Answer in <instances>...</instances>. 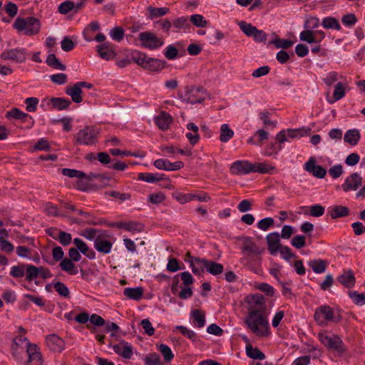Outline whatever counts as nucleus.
<instances>
[{"instance_id": "24", "label": "nucleus", "mask_w": 365, "mask_h": 365, "mask_svg": "<svg viewBox=\"0 0 365 365\" xmlns=\"http://www.w3.org/2000/svg\"><path fill=\"white\" fill-rule=\"evenodd\" d=\"M74 187L76 189L83 192H89L91 190H98L99 188L96 185L89 182L85 178V175L78 178L74 185Z\"/></svg>"}, {"instance_id": "54", "label": "nucleus", "mask_w": 365, "mask_h": 365, "mask_svg": "<svg viewBox=\"0 0 365 365\" xmlns=\"http://www.w3.org/2000/svg\"><path fill=\"white\" fill-rule=\"evenodd\" d=\"M278 252L280 253V255L285 260H289L292 258H296L297 255L293 253L291 249L287 246H282Z\"/></svg>"}, {"instance_id": "22", "label": "nucleus", "mask_w": 365, "mask_h": 365, "mask_svg": "<svg viewBox=\"0 0 365 365\" xmlns=\"http://www.w3.org/2000/svg\"><path fill=\"white\" fill-rule=\"evenodd\" d=\"M73 242L76 246L75 248L77 249L80 253H82L89 259H93L95 258V252L93 250H91L88 247V246L86 244V242H84L82 240L79 238H75Z\"/></svg>"}, {"instance_id": "12", "label": "nucleus", "mask_w": 365, "mask_h": 365, "mask_svg": "<svg viewBox=\"0 0 365 365\" xmlns=\"http://www.w3.org/2000/svg\"><path fill=\"white\" fill-rule=\"evenodd\" d=\"M201 263L205 269L210 274L217 276L223 272L224 267L222 264L202 258L197 260Z\"/></svg>"}, {"instance_id": "56", "label": "nucleus", "mask_w": 365, "mask_h": 365, "mask_svg": "<svg viewBox=\"0 0 365 365\" xmlns=\"http://www.w3.org/2000/svg\"><path fill=\"white\" fill-rule=\"evenodd\" d=\"M202 259L199 257H195L194 259L195 262H192V260L190 261V267H192V271L195 274H199L200 275L202 273L204 272L205 267H202L200 262H199L197 260Z\"/></svg>"}, {"instance_id": "10", "label": "nucleus", "mask_w": 365, "mask_h": 365, "mask_svg": "<svg viewBox=\"0 0 365 365\" xmlns=\"http://www.w3.org/2000/svg\"><path fill=\"white\" fill-rule=\"evenodd\" d=\"M321 327L329 323L337 324L341 320V316L339 312L334 310L328 305L321 306Z\"/></svg>"}, {"instance_id": "25", "label": "nucleus", "mask_w": 365, "mask_h": 365, "mask_svg": "<svg viewBox=\"0 0 365 365\" xmlns=\"http://www.w3.org/2000/svg\"><path fill=\"white\" fill-rule=\"evenodd\" d=\"M361 177L358 174L354 173L346 180L345 183L342 187L344 191H348L349 190H355L359 187V185H361Z\"/></svg>"}, {"instance_id": "34", "label": "nucleus", "mask_w": 365, "mask_h": 365, "mask_svg": "<svg viewBox=\"0 0 365 365\" xmlns=\"http://www.w3.org/2000/svg\"><path fill=\"white\" fill-rule=\"evenodd\" d=\"M204 91L201 88L192 89L189 93L188 101L192 104L200 103L205 100Z\"/></svg>"}, {"instance_id": "33", "label": "nucleus", "mask_w": 365, "mask_h": 365, "mask_svg": "<svg viewBox=\"0 0 365 365\" xmlns=\"http://www.w3.org/2000/svg\"><path fill=\"white\" fill-rule=\"evenodd\" d=\"M143 289L140 287L131 288L127 287L123 290V294L128 298L133 300H139L142 298Z\"/></svg>"}, {"instance_id": "57", "label": "nucleus", "mask_w": 365, "mask_h": 365, "mask_svg": "<svg viewBox=\"0 0 365 365\" xmlns=\"http://www.w3.org/2000/svg\"><path fill=\"white\" fill-rule=\"evenodd\" d=\"M173 24L177 29H186L189 26V21L187 16H181L175 19Z\"/></svg>"}, {"instance_id": "26", "label": "nucleus", "mask_w": 365, "mask_h": 365, "mask_svg": "<svg viewBox=\"0 0 365 365\" xmlns=\"http://www.w3.org/2000/svg\"><path fill=\"white\" fill-rule=\"evenodd\" d=\"M66 93L71 96L74 103H79L83 101L81 96L82 88L80 86H78V83H76L72 86H68L66 89Z\"/></svg>"}, {"instance_id": "46", "label": "nucleus", "mask_w": 365, "mask_h": 365, "mask_svg": "<svg viewBox=\"0 0 365 365\" xmlns=\"http://www.w3.org/2000/svg\"><path fill=\"white\" fill-rule=\"evenodd\" d=\"M238 26L241 31L247 36L252 37L253 34L255 33L257 27L252 25L250 23H247L245 21H240L238 23Z\"/></svg>"}, {"instance_id": "18", "label": "nucleus", "mask_w": 365, "mask_h": 365, "mask_svg": "<svg viewBox=\"0 0 365 365\" xmlns=\"http://www.w3.org/2000/svg\"><path fill=\"white\" fill-rule=\"evenodd\" d=\"M345 78H346L341 73L331 71L324 75L322 81L326 86V89H328L337 83V82L343 81Z\"/></svg>"}, {"instance_id": "21", "label": "nucleus", "mask_w": 365, "mask_h": 365, "mask_svg": "<svg viewBox=\"0 0 365 365\" xmlns=\"http://www.w3.org/2000/svg\"><path fill=\"white\" fill-rule=\"evenodd\" d=\"M154 165L160 170L173 171L180 169L184 166V164L182 161H175L173 163L170 161H154Z\"/></svg>"}, {"instance_id": "58", "label": "nucleus", "mask_w": 365, "mask_h": 365, "mask_svg": "<svg viewBox=\"0 0 365 365\" xmlns=\"http://www.w3.org/2000/svg\"><path fill=\"white\" fill-rule=\"evenodd\" d=\"M111 38L116 41H120L124 37V31L120 27H115L109 33Z\"/></svg>"}, {"instance_id": "19", "label": "nucleus", "mask_w": 365, "mask_h": 365, "mask_svg": "<svg viewBox=\"0 0 365 365\" xmlns=\"http://www.w3.org/2000/svg\"><path fill=\"white\" fill-rule=\"evenodd\" d=\"M245 301L249 307L255 308L259 311H265L264 298L262 294H257L253 296H247Z\"/></svg>"}, {"instance_id": "9", "label": "nucleus", "mask_w": 365, "mask_h": 365, "mask_svg": "<svg viewBox=\"0 0 365 365\" xmlns=\"http://www.w3.org/2000/svg\"><path fill=\"white\" fill-rule=\"evenodd\" d=\"M29 56L27 50L24 48H15L4 50L1 54L4 61H11L15 63L24 62Z\"/></svg>"}, {"instance_id": "8", "label": "nucleus", "mask_w": 365, "mask_h": 365, "mask_svg": "<svg viewBox=\"0 0 365 365\" xmlns=\"http://www.w3.org/2000/svg\"><path fill=\"white\" fill-rule=\"evenodd\" d=\"M98 133L95 126H86L76 134V139L81 144L93 145L97 140Z\"/></svg>"}, {"instance_id": "16", "label": "nucleus", "mask_w": 365, "mask_h": 365, "mask_svg": "<svg viewBox=\"0 0 365 365\" xmlns=\"http://www.w3.org/2000/svg\"><path fill=\"white\" fill-rule=\"evenodd\" d=\"M48 347L54 352H61L64 349V341L56 334H51L46 337Z\"/></svg>"}, {"instance_id": "45", "label": "nucleus", "mask_w": 365, "mask_h": 365, "mask_svg": "<svg viewBox=\"0 0 365 365\" xmlns=\"http://www.w3.org/2000/svg\"><path fill=\"white\" fill-rule=\"evenodd\" d=\"M26 279L29 282H31L39 275V267L31 264L26 265Z\"/></svg>"}, {"instance_id": "11", "label": "nucleus", "mask_w": 365, "mask_h": 365, "mask_svg": "<svg viewBox=\"0 0 365 365\" xmlns=\"http://www.w3.org/2000/svg\"><path fill=\"white\" fill-rule=\"evenodd\" d=\"M96 48L100 57L104 60L109 61L115 56L114 46L109 41L96 46Z\"/></svg>"}, {"instance_id": "35", "label": "nucleus", "mask_w": 365, "mask_h": 365, "mask_svg": "<svg viewBox=\"0 0 365 365\" xmlns=\"http://www.w3.org/2000/svg\"><path fill=\"white\" fill-rule=\"evenodd\" d=\"M243 251H247L251 252L255 255H258L260 253L259 248L253 242L250 237H243Z\"/></svg>"}, {"instance_id": "7", "label": "nucleus", "mask_w": 365, "mask_h": 365, "mask_svg": "<svg viewBox=\"0 0 365 365\" xmlns=\"http://www.w3.org/2000/svg\"><path fill=\"white\" fill-rule=\"evenodd\" d=\"M138 39L143 48L150 50L158 49L164 44V41L161 38L158 37L155 34L150 31L140 33Z\"/></svg>"}, {"instance_id": "32", "label": "nucleus", "mask_w": 365, "mask_h": 365, "mask_svg": "<svg viewBox=\"0 0 365 365\" xmlns=\"http://www.w3.org/2000/svg\"><path fill=\"white\" fill-rule=\"evenodd\" d=\"M360 139V133L359 130L356 128L348 130L344 137V140L346 143L351 145H355L358 143Z\"/></svg>"}, {"instance_id": "44", "label": "nucleus", "mask_w": 365, "mask_h": 365, "mask_svg": "<svg viewBox=\"0 0 365 365\" xmlns=\"http://www.w3.org/2000/svg\"><path fill=\"white\" fill-rule=\"evenodd\" d=\"M270 43H272L274 45V46L277 48H290L293 44L294 42L290 40L284 39V38H280L279 37H275Z\"/></svg>"}, {"instance_id": "64", "label": "nucleus", "mask_w": 365, "mask_h": 365, "mask_svg": "<svg viewBox=\"0 0 365 365\" xmlns=\"http://www.w3.org/2000/svg\"><path fill=\"white\" fill-rule=\"evenodd\" d=\"M305 240L304 235H297L292 239L291 244L297 249H301L305 246Z\"/></svg>"}, {"instance_id": "60", "label": "nucleus", "mask_w": 365, "mask_h": 365, "mask_svg": "<svg viewBox=\"0 0 365 365\" xmlns=\"http://www.w3.org/2000/svg\"><path fill=\"white\" fill-rule=\"evenodd\" d=\"M132 59L138 65L144 68L148 56L144 53L135 52L132 54Z\"/></svg>"}, {"instance_id": "59", "label": "nucleus", "mask_w": 365, "mask_h": 365, "mask_svg": "<svg viewBox=\"0 0 365 365\" xmlns=\"http://www.w3.org/2000/svg\"><path fill=\"white\" fill-rule=\"evenodd\" d=\"M58 240L63 246L69 245L72 242V237L70 233L61 230L60 233L58 235Z\"/></svg>"}, {"instance_id": "5", "label": "nucleus", "mask_w": 365, "mask_h": 365, "mask_svg": "<svg viewBox=\"0 0 365 365\" xmlns=\"http://www.w3.org/2000/svg\"><path fill=\"white\" fill-rule=\"evenodd\" d=\"M310 132L311 128L305 127L282 130L277 134L276 140L280 144H283L286 142L291 143L294 140L309 135Z\"/></svg>"}, {"instance_id": "13", "label": "nucleus", "mask_w": 365, "mask_h": 365, "mask_svg": "<svg viewBox=\"0 0 365 365\" xmlns=\"http://www.w3.org/2000/svg\"><path fill=\"white\" fill-rule=\"evenodd\" d=\"M173 118L172 115L165 111H161L154 118L155 123L159 129L166 130L169 128Z\"/></svg>"}, {"instance_id": "42", "label": "nucleus", "mask_w": 365, "mask_h": 365, "mask_svg": "<svg viewBox=\"0 0 365 365\" xmlns=\"http://www.w3.org/2000/svg\"><path fill=\"white\" fill-rule=\"evenodd\" d=\"M164 178V175L163 174H153V173H139L138 179L141 180H144L147 182H155L163 180Z\"/></svg>"}, {"instance_id": "48", "label": "nucleus", "mask_w": 365, "mask_h": 365, "mask_svg": "<svg viewBox=\"0 0 365 365\" xmlns=\"http://www.w3.org/2000/svg\"><path fill=\"white\" fill-rule=\"evenodd\" d=\"M85 178L91 183H92V182L96 179L98 180L102 183H106L109 181V178H106L103 174L92 172L89 173L88 174L85 173Z\"/></svg>"}, {"instance_id": "20", "label": "nucleus", "mask_w": 365, "mask_h": 365, "mask_svg": "<svg viewBox=\"0 0 365 365\" xmlns=\"http://www.w3.org/2000/svg\"><path fill=\"white\" fill-rule=\"evenodd\" d=\"M110 153L113 155H118L120 158H127V157H133V158H143L145 157V152L138 150H135L133 151L130 150H121L118 148H113L110 149Z\"/></svg>"}, {"instance_id": "23", "label": "nucleus", "mask_w": 365, "mask_h": 365, "mask_svg": "<svg viewBox=\"0 0 365 365\" xmlns=\"http://www.w3.org/2000/svg\"><path fill=\"white\" fill-rule=\"evenodd\" d=\"M337 280L346 288H351L355 284V277L354 272L350 269L344 270L343 273L337 277Z\"/></svg>"}, {"instance_id": "50", "label": "nucleus", "mask_w": 365, "mask_h": 365, "mask_svg": "<svg viewBox=\"0 0 365 365\" xmlns=\"http://www.w3.org/2000/svg\"><path fill=\"white\" fill-rule=\"evenodd\" d=\"M148 10L150 15L152 18L163 16L165 15L168 11V9L166 7L156 8V7L149 6Z\"/></svg>"}, {"instance_id": "51", "label": "nucleus", "mask_w": 365, "mask_h": 365, "mask_svg": "<svg viewBox=\"0 0 365 365\" xmlns=\"http://www.w3.org/2000/svg\"><path fill=\"white\" fill-rule=\"evenodd\" d=\"M61 173L70 178H78L79 177H83L84 173L76 169L63 168L61 169Z\"/></svg>"}, {"instance_id": "2", "label": "nucleus", "mask_w": 365, "mask_h": 365, "mask_svg": "<svg viewBox=\"0 0 365 365\" xmlns=\"http://www.w3.org/2000/svg\"><path fill=\"white\" fill-rule=\"evenodd\" d=\"M245 322L257 336H262L268 333L269 323L265 315V311H259L255 308L248 307V314L245 318Z\"/></svg>"}, {"instance_id": "14", "label": "nucleus", "mask_w": 365, "mask_h": 365, "mask_svg": "<svg viewBox=\"0 0 365 365\" xmlns=\"http://www.w3.org/2000/svg\"><path fill=\"white\" fill-rule=\"evenodd\" d=\"M26 352L28 354L27 363H38V365H43L41 354L36 344H30L26 345Z\"/></svg>"}, {"instance_id": "15", "label": "nucleus", "mask_w": 365, "mask_h": 365, "mask_svg": "<svg viewBox=\"0 0 365 365\" xmlns=\"http://www.w3.org/2000/svg\"><path fill=\"white\" fill-rule=\"evenodd\" d=\"M268 245V250L272 255H276L279 249L282 246L279 241V234L278 232H272L269 234L267 237Z\"/></svg>"}, {"instance_id": "36", "label": "nucleus", "mask_w": 365, "mask_h": 365, "mask_svg": "<svg viewBox=\"0 0 365 365\" xmlns=\"http://www.w3.org/2000/svg\"><path fill=\"white\" fill-rule=\"evenodd\" d=\"M163 68V63L157 58L148 57L144 68L152 71H158Z\"/></svg>"}, {"instance_id": "43", "label": "nucleus", "mask_w": 365, "mask_h": 365, "mask_svg": "<svg viewBox=\"0 0 365 365\" xmlns=\"http://www.w3.org/2000/svg\"><path fill=\"white\" fill-rule=\"evenodd\" d=\"M322 26L325 29L340 30L341 26L339 21L334 17H326L322 20Z\"/></svg>"}, {"instance_id": "53", "label": "nucleus", "mask_w": 365, "mask_h": 365, "mask_svg": "<svg viewBox=\"0 0 365 365\" xmlns=\"http://www.w3.org/2000/svg\"><path fill=\"white\" fill-rule=\"evenodd\" d=\"M26 109L29 112H34L37 109L38 99L35 97H29L25 99Z\"/></svg>"}, {"instance_id": "17", "label": "nucleus", "mask_w": 365, "mask_h": 365, "mask_svg": "<svg viewBox=\"0 0 365 365\" xmlns=\"http://www.w3.org/2000/svg\"><path fill=\"white\" fill-rule=\"evenodd\" d=\"M113 349L116 354L124 359H130L133 355L132 346L124 341H121L118 344L114 345L113 346Z\"/></svg>"}, {"instance_id": "31", "label": "nucleus", "mask_w": 365, "mask_h": 365, "mask_svg": "<svg viewBox=\"0 0 365 365\" xmlns=\"http://www.w3.org/2000/svg\"><path fill=\"white\" fill-rule=\"evenodd\" d=\"M6 118H14L19 119L26 121L28 119L34 122L33 118L28 113H24L19 108H13L11 110L8 111L6 114Z\"/></svg>"}, {"instance_id": "4", "label": "nucleus", "mask_w": 365, "mask_h": 365, "mask_svg": "<svg viewBox=\"0 0 365 365\" xmlns=\"http://www.w3.org/2000/svg\"><path fill=\"white\" fill-rule=\"evenodd\" d=\"M349 91V82L346 78L337 82L332 87L326 89L325 98L329 104H333L345 97Z\"/></svg>"}, {"instance_id": "52", "label": "nucleus", "mask_w": 365, "mask_h": 365, "mask_svg": "<svg viewBox=\"0 0 365 365\" xmlns=\"http://www.w3.org/2000/svg\"><path fill=\"white\" fill-rule=\"evenodd\" d=\"M159 351L161 352V354H163V356L164 357L165 361L167 362L170 361L174 357V355H173L170 348L165 344H160L159 346Z\"/></svg>"}, {"instance_id": "41", "label": "nucleus", "mask_w": 365, "mask_h": 365, "mask_svg": "<svg viewBox=\"0 0 365 365\" xmlns=\"http://www.w3.org/2000/svg\"><path fill=\"white\" fill-rule=\"evenodd\" d=\"M60 267L62 270L68 272L71 274H76L78 272L77 269H75V264L69 258L63 259L60 264Z\"/></svg>"}, {"instance_id": "37", "label": "nucleus", "mask_w": 365, "mask_h": 365, "mask_svg": "<svg viewBox=\"0 0 365 365\" xmlns=\"http://www.w3.org/2000/svg\"><path fill=\"white\" fill-rule=\"evenodd\" d=\"M191 316L193 319V323L199 328L205 326V315L203 312L198 309H194L191 312Z\"/></svg>"}, {"instance_id": "29", "label": "nucleus", "mask_w": 365, "mask_h": 365, "mask_svg": "<svg viewBox=\"0 0 365 365\" xmlns=\"http://www.w3.org/2000/svg\"><path fill=\"white\" fill-rule=\"evenodd\" d=\"M82 4H76L71 1H65L58 6V11L62 14H66L71 11H78L81 7Z\"/></svg>"}, {"instance_id": "30", "label": "nucleus", "mask_w": 365, "mask_h": 365, "mask_svg": "<svg viewBox=\"0 0 365 365\" xmlns=\"http://www.w3.org/2000/svg\"><path fill=\"white\" fill-rule=\"evenodd\" d=\"M329 213L332 219L343 217L349 215V208L342 205H335L329 207Z\"/></svg>"}, {"instance_id": "61", "label": "nucleus", "mask_w": 365, "mask_h": 365, "mask_svg": "<svg viewBox=\"0 0 365 365\" xmlns=\"http://www.w3.org/2000/svg\"><path fill=\"white\" fill-rule=\"evenodd\" d=\"M106 195L118 198L121 201H125L130 199V195L129 193H121L115 190L106 191Z\"/></svg>"}, {"instance_id": "6", "label": "nucleus", "mask_w": 365, "mask_h": 365, "mask_svg": "<svg viewBox=\"0 0 365 365\" xmlns=\"http://www.w3.org/2000/svg\"><path fill=\"white\" fill-rule=\"evenodd\" d=\"M321 343L329 350L334 351L340 355L346 349L341 339L336 334L321 333Z\"/></svg>"}, {"instance_id": "63", "label": "nucleus", "mask_w": 365, "mask_h": 365, "mask_svg": "<svg viewBox=\"0 0 365 365\" xmlns=\"http://www.w3.org/2000/svg\"><path fill=\"white\" fill-rule=\"evenodd\" d=\"M146 365H158L160 364V356L156 353H151L146 356L145 359Z\"/></svg>"}, {"instance_id": "62", "label": "nucleus", "mask_w": 365, "mask_h": 365, "mask_svg": "<svg viewBox=\"0 0 365 365\" xmlns=\"http://www.w3.org/2000/svg\"><path fill=\"white\" fill-rule=\"evenodd\" d=\"M341 21L346 27H351L357 22V19L354 14H348L342 17Z\"/></svg>"}, {"instance_id": "39", "label": "nucleus", "mask_w": 365, "mask_h": 365, "mask_svg": "<svg viewBox=\"0 0 365 365\" xmlns=\"http://www.w3.org/2000/svg\"><path fill=\"white\" fill-rule=\"evenodd\" d=\"M247 355L253 359L263 360L265 359V355L258 348L252 347V345L246 346Z\"/></svg>"}, {"instance_id": "3", "label": "nucleus", "mask_w": 365, "mask_h": 365, "mask_svg": "<svg viewBox=\"0 0 365 365\" xmlns=\"http://www.w3.org/2000/svg\"><path fill=\"white\" fill-rule=\"evenodd\" d=\"M13 26L19 34L26 36H34L40 31L41 23L35 17H18L15 20Z\"/></svg>"}, {"instance_id": "27", "label": "nucleus", "mask_w": 365, "mask_h": 365, "mask_svg": "<svg viewBox=\"0 0 365 365\" xmlns=\"http://www.w3.org/2000/svg\"><path fill=\"white\" fill-rule=\"evenodd\" d=\"M51 103L52 107L58 110H66L71 105V101L68 98L53 97L49 100L48 104Z\"/></svg>"}, {"instance_id": "28", "label": "nucleus", "mask_w": 365, "mask_h": 365, "mask_svg": "<svg viewBox=\"0 0 365 365\" xmlns=\"http://www.w3.org/2000/svg\"><path fill=\"white\" fill-rule=\"evenodd\" d=\"M112 243L108 240H102L100 237H97L94 241V247L99 252L108 254L112 248Z\"/></svg>"}, {"instance_id": "38", "label": "nucleus", "mask_w": 365, "mask_h": 365, "mask_svg": "<svg viewBox=\"0 0 365 365\" xmlns=\"http://www.w3.org/2000/svg\"><path fill=\"white\" fill-rule=\"evenodd\" d=\"M234 135V131L230 128L228 124H222L220 127V140L226 143L229 141Z\"/></svg>"}, {"instance_id": "47", "label": "nucleus", "mask_w": 365, "mask_h": 365, "mask_svg": "<svg viewBox=\"0 0 365 365\" xmlns=\"http://www.w3.org/2000/svg\"><path fill=\"white\" fill-rule=\"evenodd\" d=\"M190 20L194 26L199 28L205 27L208 24L202 15L197 14L191 15Z\"/></svg>"}, {"instance_id": "1", "label": "nucleus", "mask_w": 365, "mask_h": 365, "mask_svg": "<svg viewBox=\"0 0 365 365\" xmlns=\"http://www.w3.org/2000/svg\"><path fill=\"white\" fill-rule=\"evenodd\" d=\"M233 175H243L250 173L272 174L275 167L265 161H235L230 168Z\"/></svg>"}, {"instance_id": "49", "label": "nucleus", "mask_w": 365, "mask_h": 365, "mask_svg": "<svg viewBox=\"0 0 365 365\" xmlns=\"http://www.w3.org/2000/svg\"><path fill=\"white\" fill-rule=\"evenodd\" d=\"M53 287L55 288V290L58 293L59 295L65 298L69 297V289L63 282H57L53 284Z\"/></svg>"}, {"instance_id": "40", "label": "nucleus", "mask_w": 365, "mask_h": 365, "mask_svg": "<svg viewBox=\"0 0 365 365\" xmlns=\"http://www.w3.org/2000/svg\"><path fill=\"white\" fill-rule=\"evenodd\" d=\"M46 63L48 66L58 70L65 71L66 66L60 62V61L56 58V55L53 53H50L46 60Z\"/></svg>"}, {"instance_id": "55", "label": "nucleus", "mask_w": 365, "mask_h": 365, "mask_svg": "<svg viewBox=\"0 0 365 365\" xmlns=\"http://www.w3.org/2000/svg\"><path fill=\"white\" fill-rule=\"evenodd\" d=\"M349 296L356 304L363 305L365 304V294H359L357 292L354 291V292H349Z\"/></svg>"}]
</instances>
